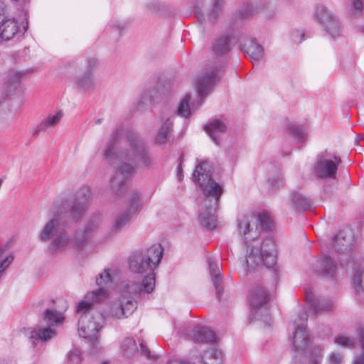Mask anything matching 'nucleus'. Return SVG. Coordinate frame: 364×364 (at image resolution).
Here are the masks:
<instances>
[{
    "instance_id": "obj_1",
    "label": "nucleus",
    "mask_w": 364,
    "mask_h": 364,
    "mask_svg": "<svg viewBox=\"0 0 364 364\" xmlns=\"http://www.w3.org/2000/svg\"><path fill=\"white\" fill-rule=\"evenodd\" d=\"M269 217L264 213H255L244 218L240 223L239 231L245 240L243 255L248 269H254L262 262L269 268L277 262V254L272 242L261 243L255 240L259 228L265 227Z\"/></svg>"
},
{
    "instance_id": "obj_2",
    "label": "nucleus",
    "mask_w": 364,
    "mask_h": 364,
    "mask_svg": "<svg viewBox=\"0 0 364 364\" xmlns=\"http://www.w3.org/2000/svg\"><path fill=\"white\" fill-rule=\"evenodd\" d=\"M105 323L104 315L97 310L82 315L78 322V332L81 337L92 343L99 338L100 331Z\"/></svg>"
},
{
    "instance_id": "obj_3",
    "label": "nucleus",
    "mask_w": 364,
    "mask_h": 364,
    "mask_svg": "<svg viewBox=\"0 0 364 364\" xmlns=\"http://www.w3.org/2000/svg\"><path fill=\"white\" fill-rule=\"evenodd\" d=\"M196 182L203 193L217 200L223 192L222 186L213 181L210 176V166L208 162L202 161L196 167L193 173Z\"/></svg>"
},
{
    "instance_id": "obj_4",
    "label": "nucleus",
    "mask_w": 364,
    "mask_h": 364,
    "mask_svg": "<svg viewBox=\"0 0 364 364\" xmlns=\"http://www.w3.org/2000/svg\"><path fill=\"white\" fill-rule=\"evenodd\" d=\"M163 249L160 244H154L144 253L140 262H134L131 264L134 272L154 270L162 257Z\"/></svg>"
},
{
    "instance_id": "obj_5",
    "label": "nucleus",
    "mask_w": 364,
    "mask_h": 364,
    "mask_svg": "<svg viewBox=\"0 0 364 364\" xmlns=\"http://www.w3.org/2000/svg\"><path fill=\"white\" fill-rule=\"evenodd\" d=\"M18 24L4 4H0V42L11 39L17 33Z\"/></svg>"
},
{
    "instance_id": "obj_6",
    "label": "nucleus",
    "mask_w": 364,
    "mask_h": 364,
    "mask_svg": "<svg viewBox=\"0 0 364 364\" xmlns=\"http://www.w3.org/2000/svg\"><path fill=\"white\" fill-rule=\"evenodd\" d=\"M109 297L107 289L99 288L95 291L88 292L85 297L76 305V311L78 314L84 315L86 313L94 311L91 309L95 303L101 302Z\"/></svg>"
},
{
    "instance_id": "obj_7",
    "label": "nucleus",
    "mask_w": 364,
    "mask_h": 364,
    "mask_svg": "<svg viewBox=\"0 0 364 364\" xmlns=\"http://www.w3.org/2000/svg\"><path fill=\"white\" fill-rule=\"evenodd\" d=\"M97 60L94 58L87 59L81 73L76 78L77 85L82 90H92L95 87V68Z\"/></svg>"
},
{
    "instance_id": "obj_8",
    "label": "nucleus",
    "mask_w": 364,
    "mask_h": 364,
    "mask_svg": "<svg viewBox=\"0 0 364 364\" xmlns=\"http://www.w3.org/2000/svg\"><path fill=\"white\" fill-rule=\"evenodd\" d=\"M134 304L127 300H119L116 301L112 308V316L117 318L127 317L132 312Z\"/></svg>"
},
{
    "instance_id": "obj_9",
    "label": "nucleus",
    "mask_w": 364,
    "mask_h": 364,
    "mask_svg": "<svg viewBox=\"0 0 364 364\" xmlns=\"http://www.w3.org/2000/svg\"><path fill=\"white\" fill-rule=\"evenodd\" d=\"M316 172L321 178H334L336 172V164L328 159H322L318 163Z\"/></svg>"
},
{
    "instance_id": "obj_10",
    "label": "nucleus",
    "mask_w": 364,
    "mask_h": 364,
    "mask_svg": "<svg viewBox=\"0 0 364 364\" xmlns=\"http://www.w3.org/2000/svg\"><path fill=\"white\" fill-rule=\"evenodd\" d=\"M293 343L294 348L299 352L304 353L309 349L310 340L304 328H299L295 331L293 337Z\"/></svg>"
},
{
    "instance_id": "obj_11",
    "label": "nucleus",
    "mask_w": 364,
    "mask_h": 364,
    "mask_svg": "<svg viewBox=\"0 0 364 364\" xmlns=\"http://www.w3.org/2000/svg\"><path fill=\"white\" fill-rule=\"evenodd\" d=\"M205 131L215 144H219L223 134L226 131V127L222 122L214 120L206 125Z\"/></svg>"
},
{
    "instance_id": "obj_12",
    "label": "nucleus",
    "mask_w": 364,
    "mask_h": 364,
    "mask_svg": "<svg viewBox=\"0 0 364 364\" xmlns=\"http://www.w3.org/2000/svg\"><path fill=\"white\" fill-rule=\"evenodd\" d=\"M60 226L59 219L52 218L43 227L39 233V239L42 242H48Z\"/></svg>"
},
{
    "instance_id": "obj_13",
    "label": "nucleus",
    "mask_w": 364,
    "mask_h": 364,
    "mask_svg": "<svg viewBox=\"0 0 364 364\" xmlns=\"http://www.w3.org/2000/svg\"><path fill=\"white\" fill-rule=\"evenodd\" d=\"M139 205L138 203H134L129 208L128 211L119 214L114 222V228L115 229H120L128 224L134 215L139 210Z\"/></svg>"
},
{
    "instance_id": "obj_14",
    "label": "nucleus",
    "mask_w": 364,
    "mask_h": 364,
    "mask_svg": "<svg viewBox=\"0 0 364 364\" xmlns=\"http://www.w3.org/2000/svg\"><path fill=\"white\" fill-rule=\"evenodd\" d=\"M70 242V236L65 232H60L53 239L50 245V251L52 253L62 252L69 245Z\"/></svg>"
},
{
    "instance_id": "obj_15",
    "label": "nucleus",
    "mask_w": 364,
    "mask_h": 364,
    "mask_svg": "<svg viewBox=\"0 0 364 364\" xmlns=\"http://www.w3.org/2000/svg\"><path fill=\"white\" fill-rule=\"evenodd\" d=\"M25 334L31 338L47 341L55 335V331L53 328L49 326L41 328L38 331L28 328L25 330Z\"/></svg>"
},
{
    "instance_id": "obj_16",
    "label": "nucleus",
    "mask_w": 364,
    "mask_h": 364,
    "mask_svg": "<svg viewBox=\"0 0 364 364\" xmlns=\"http://www.w3.org/2000/svg\"><path fill=\"white\" fill-rule=\"evenodd\" d=\"M139 273L146 274L139 289L140 293L149 294L152 292L155 287V274L154 270H149L147 272H142L141 270Z\"/></svg>"
},
{
    "instance_id": "obj_17",
    "label": "nucleus",
    "mask_w": 364,
    "mask_h": 364,
    "mask_svg": "<svg viewBox=\"0 0 364 364\" xmlns=\"http://www.w3.org/2000/svg\"><path fill=\"white\" fill-rule=\"evenodd\" d=\"M144 153V148L139 144H135L130 146L125 152L122 153L120 155V159H126L129 161H135L142 156Z\"/></svg>"
},
{
    "instance_id": "obj_18",
    "label": "nucleus",
    "mask_w": 364,
    "mask_h": 364,
    "mask_svg": "<svg viewBox=\"0 0 364 364\" xmlns=\"http://www.w3.org/2000/svg\"><path fill=\"white\" fill-rule=\"evenodd\" d=\"M204 364H220L223 361L221 352L217 348L206 351L203 355Z\"/></svg>"
},
{
    "instance_id": "obj_19",
    "label": "nucleus",
    "mask_w": 364,
    "mask_h": 364,
    "mask_svg": "<svg viewBox=\"0 0 364 364\" xmlns=\"http://www.w3.org/2000/svg\"><path fill=\"white\" fill-rule=\"evenodd\" d=\"M43 320L47 324L54 326L63 323L64 316L55 310L49 309L45 312Z\"/></svg>"
},
{
    "instance_id": "obj_20",
    "label": "nucleus",
    "mask_w": 364,
    "mask_h": 364,
    "mask_svg": "<svg viewBox=\"0 0 364 364\" xmlns=\"http://www.w3.org/2000/svg\"><path fill=\"white\" fill-rule=\"evenodd\" d=\"M321 23L326 26V28L332 34L336 35L340 31L338 21L333 16L328 15L327 16H320Z\"/></svg>"
},
{
    "instance_id": "obj_21",
    "label": "nucleus",
    "mask_w": 364,
    "mask_h": 364,
    "mask_svg": "<svg viewBox=\"0 0 364 364\" xmlns=\"http://www.w3.org/2000/svg\"><path fill=\"white\" fill-rule=\"evenodd\" d=\"M14 260L13 255L6 248L0 249V277Z\"/></svg>"
},
{
    "instance_id": "obj_22",
    "label": "nucleus",
    "mask_w": 364,
    "mask_h": 364,
    "mask_svg": "<svg viewBox=\"0 0 364 364\" xmlns=\"http://www.w3.org/2000/svg\"><path fill=\"white\" fill-rule=\"evenodd\" d=\"M113 274L114 272L112 269H105L102 270L96 278L97 284L100 287V288H103L104 286L112 282ZM104 289L105 288L104 287Z\"/></svg>"
},
{
    "instance_id": "obj_23",
    "label": "nucleus",
    "mask_w": 364,
    "mask_h": 364,
    "mask_svg": "<svg viewBox=\"0 0 364 364\" xmlns=\"http://www.w3.org/2000/svg\"><path fill=\"white\" fill-rule=\"evenodd\" d=\"M201 224L208 228H213L216 225L215 211H205L200 213Z\"/></svg>"
},
{
    "instance_id": "obj_24",
    "label": "nucleus",
    "mask_w": 364,
    "mask_h": 364,
    "mask_svg": "<svg viewBox=\"0 0 364 364\" xmlns=\"http://www.w3.org/2000/svg\"><path fill=\"white\" fill-rule=\"evenodd\" d=\"M213 84V80L210 77H202L198 78L195 82L196 88L199 95H204L208 89L210 88L211 85Z\"/></svg>"
},
{
    "instance_id": "obj_25",
    "label": "nucleus",
    "mask_w": 364,
    "mask_h": 364,
    "mask_svg": "<svg viewBox=\"0 0 364 364\" xmlns=\"http://www.w3.org/2000/svg\"><path fill=\"white\" fill-rule=\"evenodd\" d=\"M245 52L254 60H259L263 55L262 47L255 43H251L247 47Z\"/></svg>"
},
{
    "instance_id": "obj_26",
    "label": "nucleus",
    "mask_w": 364,
    "mask_h": 364,
    "mask_svg": "<svg viewBox=\"0 0 364 364\" xmlns=\"http://www.w3.org/2000/svg\"><path fill=\"white\" fill-rule=\"evenodd\" d=\"M190 95H186L180 102L178 107V114L182 117H187L191 114V106L189 101Z\"/></svg>"
},
{
    "instance_id": "obj_27",
    "label": "nucleus",
    "mask_w": 364,
    "mask_h": 364,
    "mask_svg": "<svg viewBox=\"0 0 364 364\" xmlns=\"http://www.w3.org/2000/svg\"><path fill=\"white\" fill-rule=\"evenodd\" d=\"M21 94V88L18 82H8L6 88V95L11 99L18 97Z\"/></svg>"
},
{
    "instance_id": "obj_28",
    "label": "nucleus",
    "mask_w": 364,
    "mask_h": 364,
    "mask_svg": "<svg viewBox=\"0 0 364 364\" xmlns=\"http://www.w3.org/2000/svg\"><path fill=\"white\" fill-rule=\"evenodd\" d=\"M85 210V203L75 202L70 208V215L74 220L80 219Z\"/></svg>"
},
{
    "instance_id": "obj_29",
    "label": "nucleus",
    "mask_w": 364,
    "mask_h": 364,
    "mask_svg": "<svg viewBox=\"0 0 364 364\" xmlns=\"http://www.w3.org/2000/svg\"><path fill=\"white\" fill-rule=\"evenodd\" d=\"M63 117V114L61 112H57L55 114L48 116L46 119L43 120L41 124V126L44 129H47L57 124L60 119Z\"/></svg>"
},
{
    "instance_id": "obj_30",
    "label": "nucleus",
    "mask_w": 364,
    "mask_h": 364,
    "mask_svg": "<svg viewBox=\"0 0 364 364\" xmlns=\"http://www.w3.org/2000/svg\"><path fill=\"white\" fill-rule=\"evenodd\" d=\"M132 166L130 164L119 165L117 167V171L115 176V179L118 181L124 180L132 173Z\"/></svg>"
},
{
    "instance_id": "obj_31",
    "label": "nucleus",
    "mask_w": 364,
    "mask_h": 364,
    "mask_svg": "<svg viewBox=\"0 0 364 364\" xmlns=\"http://www.w3.org/2000/svg\"><path fill=\"white\" fill-rule=\"evenodd\" d=\"M289 132L292 137L301 141L306 136V132L304 129L296 125H291L289 127Z\"/></svg>"
},
{
    "instance_id": "obj_32",
    "label": "nucleus",
    "mask_w": 364,
    "mask_h": 364,
    "mask_svg": "<svg viewBox=\"0 0 364 364\" xmlns=\"http://www.w3.org/2000/svg\"><path fill=\"white\" fill-rule=\"evenodd\" d=\"M354 284L357 290H358L359 288L364 289V269L362 271H359L355 273Z\"/></svg>"
},
{
    "instance_id": "obj_33",
    "label": "nucleus",
    "mask_w": 364,
    "mask_h": 364,
    "mask_svg": "<svg viewBox=\"0 0 364 364\" xmlns=\"http://www.w3.org/2000/svg\"><path fill=\"white\" fill-rule=\"evenodd\" d=\"M266 299H267L266 293L262 291H259L257 292L255 294V295L254 296V297L252 298V304L255 306L262 304L263 303H264L266 301Z\"/></svg>"
},
{
    "instance_id": "obj_34",
    "label": "nucleus",
    "mask_w": 364,
    "mask_h": 364,
    "mask_svg": "<svg viewBox=\"0 0 364 364\" xmlns=\"http://www.w3.org/2000/svg\"><path fill=\"white\" fill-rule=\"evenodd\" d=\"M168 132H169V129L168 127L162 128L159 131V132L157 135V137H156L157 143L160 144H163L165 141Z\"/></svg>"
},
{
    "instance_id": "obj_35",
    "label": "nucleus",
    "mask_w": 364,
    "mask_h": 364,
    "mask_svg": "<svg viewBox=\"0 0 364 364\" xmlns=\"http://www.w3.org/2000/svg\"><path fill=\"white\" fill-rule=\"evenodd\" d=\"M341 358L338 354H331L328 358L329 364H339L341 363Z\"/></svg>"
},
{
    "instance_id": "obj_36",
    "label": "nucleus",
    "mask_w": 364,
    "mask_h": 364,
    "mask_svg": "<svg viewBox=\"0 0 364 364\" xmlns=\"http://www.w3.org/2000/svg\"><path fill=\"white\" fill-rule=\"evenodd\" d=\"M354 9L360 11L364 8V0H351Z\"/></svg>"
},
{
    "instance_id": "obj_37",
    "label": "nucleus",
    "mask_w": 364,
    "mask_h": 364,
    "mask_svg": "<svg viewBox=\"0 0 364 364\" xmlns=\"http://www.w3.org/2000/svg\"><path fill=\"white\" fill-rule=\"evenodd\" d=\"M337 343L341 345L347 346L350 344V341L348 338L342 336L337 338Z\"/></svg>"
},
{
    "instance_id": "obj_38",
    "label": "nucleus",
    "mask_w": 364,
    "mask_h": 364,
    "mask_svg": "<svg viewBox=\"0 0 364 364\" xmlns=\"http://www.w3.org/2000/svg\"><path fill=\"white\" fill-rule=\"evenodd\" d=\"M215 280H214V282H215V285H218L219 284V282H220V272H218L215 276Z\"/></svg>"
},
{
    "instance_id": "obj_39",
    "label": "nucleus",
    "mask_w": 364,
    "mask_h": 364,
    "mask_svg": "<svg viewBox=\"0 0 364 364\" xmlns=\"http://www.w3.org/2000/svg\"><path fill=\"white\" fill-rule=\"evenodd\" d=\"M168 364H185V363L180 362V361H171Z\"/></svg>"
},
{
    "instance_id": "obj_40",
    "label": "nucleus",
    "mask_w": 364,
    "mask_h": 364,
    "mask_svg": "<svg viewBox=\"0 0 364 364\" xmlns=\"http://www.w3.org/2000/svg\"><path fill=\"white\" fill-rule=\"evenodd\" d=\"M0 4H2L1 2H0Z\"/></svg>"
}]
</instances>
